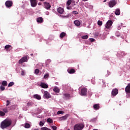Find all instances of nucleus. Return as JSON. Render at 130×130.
<instances>
[{"label": "nucleus", "instance_id": "nucleus-1", "mask_svg": "<svg viewBox=\"0 0 130 130\" xmlns=\"http://www.w3.org/2000/svg\"><path fill=\"white\" fill-rule=\"evenodd\" d=\"M12 123V121L11 119H6L3 122H2L1 124V127L2 128V129H4V128H6V127H8V126H10Z\"/></svg>", "mask_w": 130, "mask_h": 130}, {"label": "nucleus", "instance_id": "nucleus-2", "mask_svg": "<svg viewBox=\"0 0 130 130\" xmlns=\"http://www.w3.org/2000/svg\"><path fill=\"white\" fill-rule=\"evenodd\" d=\"M112 24H113V22H112V21L108 20L105 24V27L104 30H105V31H107L108 32H109V31H110L111 29Z\"/></svg>", "mask_w": 130, "mask_h": 130}, {"label": "nucleus", "instance_id": "nucleus-3", "mask_svg": "<svg viewBox=\"0 0 130 130\" xmlns=\"http://www.w3.org/2000/svg\"><path fill=\"white\" fill-rule=\"evenodd\" d=\"M85 125L83 123L76 124L74 126V130H82L84 128Z\"/></svg>", "mask_w": 130, "mask_h": 130}, {"label": "nucleus", "instance_id": "nucleus-4", "mask_svg": "<svg viewBox=\"0 0 130 130\" xmlns=\"http://www.w3.org/2000/svg\"><path fill=\"white\" fill-rule=\"evenodd\" d=\"M5 6L8 9H10L11 7L13 6V1H7L5 3Z\"/></svg>", "mask_w": 130, "mask_h": 130}, {"label": "nucleus", "instance_id": "nucleus-5", "mask_svg": "<svg viewBox=\"0 0 130 130\" xmlns=\"http://www.w3.org/2000/svg\"><path fill=\"white\" fill-rule=\"evenodd\" d=\"M116 5L115 0H112L109 2V7L110 8H113Z\"/></svg>", "mask_w": 130, "mask_h": 130}, {"label": "nucleus", "instance_id": "nucleus-6", "mask_svg": "<svg viewBox=\"0 0 130 130\" xmlns=\"http://www.w3.org/2000/svg\"><path fill=\"white\" fill-rule=\"evenodd\" d=\"M31 6L32 8H35L37 6V1L36 0H30Z\"/></svg>", "mask_w": 130, "mask_h": 130}, {"label": "nucleus", "instance_id": "nucleus-7", "mask_svg": "<svg viewBox=\"0 0 130 130\" xmlns=\"http://www.w3.org/2000/svg\"><path fill=\"white\" fill-rule=\"evenodd\" d=\"M44 96L46 98V99H49V98H51V95L47 91H44Z\"/></svg>", "mask_w": 130, "mask_h": 130}, {"label": "nucleus", "instance_id": "nucleus-8", "mask_svg": "<svg viewBox=\"0 0 130 130\" xmlns=\"http://www.w3.org/2000/svg\"><path fill=\"white\" fill-rule=\"evenodd\" d=\"M28 60V59L27 58V57L25 56V57H23L22 58H21L19 60V63H23V62H27Z\"/></svg>", "mask_w": 130, "mask_h": 130}, {"label": "nucleus", "instance_id": "nucleus-9", "mask_svg": "<svg viewBox=\"0 0 130 130\" xmlns=\"http://www.w3.org/2000/svg\"><path fill=\"white\" fill-rule=\"evenodd\" d=\"M80 94L82 96H85L87 94V88H82L81 90V93Z\"/></svg>", "mask_w": 130, "mask_h": 130}, {"label": "nucleus", "instance_id": "nucleus-10", "mask_svg": "<svg viewBox=\"0 0 130 130\" xmlns=\"http://www.w3.org/2000/svg\"><path fill=\"white\" fill-rule=\"evenodd\" d=\"M44 5L46 10H49V9H50V8H51V6L50 5V4H49V3L44 2Z\"/></svg>", "mask_w": 130, "mask_h": 130}, {"label": "nucleus", "instance_id": "nucleus-11", "mask_svg": "<svg viewBox=\"0 0 130 130\" xmlns=\"http://www.w3.org/2000/svg\"><path fill=\"white\" fill-rule=\"evenodd\" d=\"M85 7L87 8V9H89L90 10H92L93 9V6L91 5H90V4L88 3H86L85 4Z\"/></svg>", "mask_w": 130, "mask_h": 130}, {"label": "nucleus", "instance_id": "nucleus-12", "mask_svg": "<svg viewBox=\"0 0 130 130\" xmlns=\"http://www.w3.org/2000/svg\"><path fill=\"white\" fill-rule=\"evenodd\" d=\"M117 94H118V90H117V89H114L112 91V95L113 96H116Z\"/></svg>", "mask_w": 130, "mask_h": 130}, {"label": "nucleus", "instance_id": "nucleus-13", "mask_svg": "<svg viewBox=\"0 0 130 130\" xmlns=\"http://www.w3.org/2000/svg\"><path fill=\"white\" fill-rule=\"evenodd\" d=\"M40 86L41 87H42V88H43L44 89H47L48 88V85L43 82L41 83Z\"/></svg>", "mask_w": 130, "mask_h": 130}, {"label": "nucleus", "instance_id": "nucleus-14", "mask_svg": "<svg viewBox=\"0 0 130 130\" xmlns=\"http://www.w3.org/2000/svg\"><path fill=\"white\" fill-rule=\"evenodd\" d=\"M33 97L35 99H37V100H41V95L38 94H34Z\"/></svg>", "mask_w": 130, "mask_h": 130}, {"label": "nucleus", "instance_id": "nucleus-15", "mask_svg": "<svg viewBox=\"0 0 130 130\" xmlns=\"http://www.w3.org/2000/svg\"><path fill=\"white\" fill-rule=\"evenodd\" d=\"M69 117V114H66V115L59 117V120L62 121V120H66Z\"/></svg>", "mask_w": 130, "mask_h": 130}, {"label": "nucleus", "instance_id": "nucleus-16", "mask_svg": "<svg viewBox=\"0 0 130 130\" xmlns=\"http://www.w3.org/2000/svg\"><path fill=\"white\" fill-rule=\"evenodd\" d=\"M126 93H130V83L128 84L127 86L125 88Z\"/></svg>", "mask_w": 130, "mask_h": 130}, {"label": "nucleus", "instance_id": "nucleus-17", "mask_svg": "<svg viewBox=\"0 0 130 130\" xmlns=\"http://www.w3.org/2000/svg\"><path fill=\"white\" fill-rule=\"evenodd\" d=\"M75 2L74 0H68L67 2V6H71V4H75Z\"/></svg>", "mask_w": 130, "mask_h": 130}, {"label": "nucleus", "instance_id": "nucleus-18", "mask_svg": "<svg viewBox=\"0 0 130 130\" xmlns=\"http://www.w3.org/2000/svg\"><path fill=\"white\" fill-rule=\"evenodd\" d=\"M37 22L40 24H41V23H43V18L42 17L38 18L37 19Z\"/></svg>", "mask_w": 130, "mask_h": 130}, {"label": "nucleus", "instance_id": "nucleus-19", "mask_svg": "<svg viewBox=\"0 0 130 130\" xmlns=\"http://www.w3.org/2000/svg\"><path fill=\"white\" fill-rule=\"evenodd\" d=\"M57 12H58V13H59V14H62L64 12L63 8H62L61 7H59L57 9Z\"/></svg>", "mask_w": 130, "mask_h": 130}, {"label": "nucleus", "instance_id": "nucleus-20", "mask_svg": "<svg viewBox=\"0 0 130 130\" xmlns=\"http://www.w3.org/2000/svg\"><path fill=\"white\" fill-rule=\"evenodd\" d=\"M74 24L75 26L79 27V26L81 25V22H80V21H79L78 20H76L74 21Z\"/></svg>", "mask_w": 130, "mask_h": 130}, {"label": "nucleus", "instance_id": "nucleus-21", "mask_svg": "<svg viewBox=\"0 0 130 130\" xmlns=\"http://www.w3.org/2000/svg\"><path fill=\"white\" fill-rule=\"evenodd\" d=\"M53 90L55 93H59L60 89L59 88L57 87V86H54Z\"/></svg>", "mask_w": 130, "mask_h": 130}, {"label": "nucleus", "instance_id": "nucleus-22", "mask_svg": "<svg viewBox=\"0 0 130 130\" xmlns=\"http://www.w3.org/2000/svg\"><path fill=\"white\" fill-rule=\"evenodd\" d=\"M115 14L116 16H119V15H120V10H119V9H117L116 10Z\"/></svg>", "mask_w": 130, "mask_h": 130}, {"label": "nucleus", "instance_id": "nucleus-23", "mask_svg": "<svg viewBox=\"0 0 130 130\" xmlns=\"http://www.w3.org/2000/svg\"><path fill=\"white\" fill-rule=\"evenodd\" d=\"M93 108L95 110H98L100 108V107L99 106V104H95L93 105Z\"/></svg>", "mask_w": 130, "mask_h": 130}, {"label": "nucleus", "instance_id": "nucleus-24", "mask_svg": "<svg viewBox=\"0 0 130 130\" xmlns=\"http://www.w3.org/2000/svg\"><path fill=\"white\" fill-rule=\"evenodd\" d=\"M63 95L65 96L66 98L67 99H69V98H71V97H72V96H71L70 94L69 93H64L63 94Z\"/></svg>", "mask_w": 130, "mask_h": 130}, {"label": "nucleus", "instance_id": "nucleus-25", "mask_svg": "<svg viewBox=\"0 0 130 130\" xmlns=\"http://www.w3.org/2000/svg\"><path fill=\"white\" fill-rule=\"evenodd\" d=\"M66 34L64 32H62L60 34V38H63V37H64V36H66Z\"/></svg>", "mask_w": 130, "mask_h": 130}, {"label": "nucleus", "instance_id": "nucleus-26", "mask_svg": "<svg viewBox=\"0 0 130 130\" xmlns=\"http://www.w3.org/2000/svg\"><path fill=\"white\" fill-rule=\"evenodd\" d=\"M47 121L49 123H52L53 122V120H52V119L49 118L47 119Z\"/></svg>", "mask_w": 130, "mask_h": 130}, {"label": "nucleus", "instance_id": "nucleus-27", "mask_svg": "<svg viewBox=\"0 0 130 130\" xmlns=\"http://www.w3.org/2000/svg\"><path fill=\"white\" fill-rule=\"evenodd\" d=\"M24 127H25V128H30V124H29L28 123H25Z\"/></svg>", "mask_w": 130, "mask_h": 130}, {"label": "nucleus", "instance_id": "nucleus-28", "mask_svg": "<svg viewBox=\"0 0 130 130\" xmlns=\"http://www.w3.org/2000/svg\"><path fill=\"white\" fill-rule=\"evenodd\" d=\"M89 36L88 35H85L81 37L82 39H88Z\"/></svg>", "mask_w": 130, "mask_h": 130}, {"label": "nucleus", "instance_id": "nucleus-29", "mask_svg": "<svg viewBox=\"0 0 130 130\" xmlns=\"http://www.w3.org/2000/svg\"><path fill=\"white\" fill-rule=\"evenodd\" d=\"M103 24V22H102V21L99 20L98 21V25H99V26H102Z\"/></svg>", "mask_w": 130, "mask_h": 130}, {"label": "nucleus", "instance_id": "nucleus-30", "mask_svg": "<svg viewBox=\"0 0 130 130\" xmlns=\"http://www.w3.org/2000/svg\"><path fill=\"white\" fill-rule=\"evenodd\" d=\"M15 83L14 82H11L8 84V87H12V86H14Z\"/></svg>", "mask_w": 130, "mask_h": 130}, {"label": "nucleus", "instance_id": "nucleus-31", "mask_svg": "<svg viewBox=\"0 0 130 130\" xmlns=\"http://www.w3.org/2000/svg\"><path fill=\"white\" fill-rule=\"evenodd\" d=\"M48 77H49V74L46 73L44 76V79H47V78H48Z\"/></svg>", "mask_w": 130, "mask_h": 130}, {"label": "nucleus", "instance_id": "nucleus-32", "mask_svg": "<svg viewBox=\"0 0 130 130\" xmlns=\"http://www.w3.org/2000/svg\"><path fill=\"white\" fill-rule=\"evenodd\" d=\"M11 47V45H7L6 46H5V49H6V50H8Z\"/></svg>", "mask_w": 130, "mask_h": 130}, {"label": "nucleus", "instance_id": "nucleus-33", "mask_svg": "<svg viewBox=\"0 0 130 130\" xmlns=\"http://www.w3.org/2000/svg\"><path fill=\"white\" fill-rule=\"evenodd\" d=\"M2 85L3 86H7V85H8V83L7 82V81H3L2 82Z\"/></svg>", "mask_w": 130, "mask_h": 130}, {"label": "nucleus", "instance_id": "nucleus-34", "mask_svg": "<svg viewBox=\"0 0 130 130\" xmlns=\"http://www.w3.org/2000/svg\"><path fill=\"white\" fill-rule=\"evenodd\" d=\"M5 115H6V114L5 113V112L0 111V116H5Z\"/></svg>", "mask_w": 130, "mask_h": 130}, {"label": "nucleus", "instance_id": "nucleus-35", "mask_svg": "<svg viewBox=\"0 0 130 130\" xmlns=\"http://www.w3.org/2000/svg\"><path fill=\"white\" fill-rule=\"evenodd\" d=\"M68 73H69V74H74V73H75V70L71 69L69 71H68Z\"/></svg>", "mask_w": 130, "mask_h": 130}, {"label": "nucleus", "instance_id": "nucleus-36", "mask_svg": "<svg viewBox=\"0 0 130 130\" xmlns=\"http://www.w3.org/2000/svg\"><path fill=\"white\" fill-rule=\"evenodd\" d=\"M39 125L40 126H43V125H44V122L41 121L40 122Z\"/></svg>", "mask_w": 130, "mask_h": 130}, {"label": "nucleus", "instance_id": "nucleus-37", "mask_svg": "<svg viewBox=\"0 0 130 130\" xmlns=\"http://www.w3.org/2000/svg\"><path fill=\"white\" fill-rule=\"evenodd\" d=\"M51 61V60L50 59H47L46 61V64L47 66V64H49V63H50V62Z\"/></svg>", "mask_w": 130, "mask_h": 130}, {"label": "nucleus", "instance_id": "nucleus-38", "mask_svg": "<svg viewBox=\"0 0 130 130\" xmlns=\"http://www.w3.org/2000/svg\"><path fill=\"white\" fill-rule=\"evenodd\" d=\"M27 106H32L33 105V103L32 102H28L27 103Z\"/></svg>", "mask_w": 130, "mask_h": 130}, {"label": "nucleus", "instance_id": "nucleus-39", "mask_svg": "<svg viewBox=\"0 0 130 130\" xmlns=\"http://www.w3.org/2000/svg\"><path fill=\"white\" fill-rule=\"evenodd\" d=\"M3 111L4 112V113H8V108H6L5 109H3Z\"/></svg>", "mask_w": 130, "mask_h": 130}, {"label": "nucleus", "instance_id": "nucleus-40", "mask_svg": "<svg viewBox=\"0 0 130 130\" xmlns=\"http://www.w3.org/2000/svg\"><path fill=\"white\" fill-rule=\"evenodd\" d=\"M116 36H117V37H119V36H120V34L119 33V32L117 31L116 32Z\"/></svg>", "mask_w": 130, "mask_h": 130}, {"label": "nucleus", "instance_id": "nucleus-41", "mask_svg": "<svg viewBox=\"0 0 130 130\" xmlns=\"http://www.w3.org/2000/svg\"><path fill=\"white\" fill-rule=\"evenodd\" d=\"M72 14L73 15H78L79 13L78 12V11H73Z\"/></svg>", "mask_w": 130, "mask_h": 130}, {"label": "nucleus", "instance_id": "nucleus-42", "mask_svg": "<svg viewBox=\"0 0 130 130\" xmlns=\"http://www.w3.org/2000/svg\"><path fill=\"white\" fill-rule=\"evenodd\" d=\"M35 74H39V69H36L35 71Z\"/></svg>", "mask_w": 130, "mask_h": 130}, {"label": "nucleus", "instance_id": "nucleus-43", "mask_svg": "<svg viewBox=\"0 0 130 130\" xmlns=\"http://www.w3.org/2000/svg\"><path fill=\"white\" fill-rule=\"evenodd\" d=\"M0 89L2 90V91H4V90H5V89H6V88H5L4 86H1Z\"/></svg>", "mask_w": 130, "mask_h": 130}, {"label": "nucleus", "instance_id": "nucleus-44", "mask_svg": "<svg viewBox=\"0 0 130 130\" xmlns=\"http://www.w3.org/2000/svg\"><path fill=\"white\" fill-rule=\"evenodd\" d=\"M51 127L53 130H56V128H57V127H56V126L54 125L52 126Z\"/></svg>", "mask_w": 130, "mask_h": 130}, {"label": "nucleus", "instance_id": "nucleus-45", "mask_svg": "<svg viewBox=\"0 0 130 130\" xmlns=\"http://www.w3.org/2000/svg\"><path fill=\"white\" fill-rule=\"evenodd\" d=\"M21 76H25V71L24 70L21 71Z\"/></svg>", "mask_w": 130, "mask_h": 130}, {"label": "nucleus", "instance_id": "nucleus-46", "mask_svg": "<svg viewBox=\"0 0 130 130\" xmlns=\"http://www.w3.org/2000/svg\"><path fill=\"white\" fill-rule=\"evenodd\" d=\"M89 40H90L91 42H94V41H95V39L93 38H90Z\"/></svg>", "mask_w": 130, "mask_h": 130}, {"label": "nucleus", "instance_id": "nucleus-47", "mask_svg": "<svg viewBox=\"0 0 130 130\" xmlns=\"http://www.w3.org/2000/svg\"><path fill=\"white\" fill-rule=\"evenodd\" d=\"M62 113V111H58L57 112V114H61Z\"/></svg>", "mask_w": 130, "mask_h": 130}, {"label": "nucleus", "instance_id": "nucleus-48", "mask_svg": "<svg viewBox=\"0 0 130 130\" xmlns=\"http://www.w3.org/2000/svg\"><path fill=\"white\" fill-rule=\"evenodd\" d=\"M96 120H97V118H94L91 119V120H90V121H92V122H93V121H96Z\"/></svg>", "mask_w": 130, "mask_h": 130}, {"label": "nucleus", "instance_id": "nucleus-49", "mask_svg": "<svg viewBox=\"0 0 130 130\" xmlns=\"http://www.w3.org/2000/svg\"><path fill=\"white\" fill-rule=\"evenodd\" d=\"M67 10H72V7L70 6H68V7H67Z\"/></svg>", "mask_w": 130, "mask_h": 130}, {"label": "nucleus", "instance_id": "nucleus-50", "mask_svg": "<svg viewBox=\"0 0 130 130\" xmlns=\"http://www.w3.org/2000/svg\"><path fill=\"white\" fill-rule=\"evenodd\" d=\"M10 105V101H7L6 106H9Z\"/></svg>", "mask_w": 130, "mask_h": 130}, {"label": "nucleus", "instance_id": "nucleus-51", "mask_svg": "<svg viewBox=\"0 0 130 130\" xmlns=\"http://www.w3.org/2000/svg\"><path fill=\"white\" fill-rule=\"evenodd\" d=\"M61 18H68L69 16H68L61 15Z\"/></svg>", "mask_w": 130, "mask_h": 130}, {"label": "nucleus", "instance_id": "nucleus-52", "mask_svg": "<svg viewBox=\"0 0 130 130\" xmlns=\"http://www.w3.org/2000/svg\"><path fill=\"white\" fill-rule=\"evenodd\" d=\"M45 14H46V15H47V16H48V15H49V12L47 11V12H45Z\"/></svg>", "mask_w": 130, "mask_h": 130}, {"label": "nucleus", "instance_id": "nucleus-53", "mask_svg": "<svg viewBox=\"0 0 130 130\" xmlns=\"http://www.w3.org/2000/svg\"><path fill=\"white\" fill-rule=\"evenodd\" d=\"M120 29H121V27H120V26H119L118 27V30H120Z\"/></svg>", "mask_w": 130, "mask_h": 130}, {"label": "nucleus", "instance_id": "nucleus-54", "mask_svg": "<svg viewBox=\"0 0 130 130\" xmlns=\"http://www.w3.org/2000/svg\"><path fill=\"white\" fill-rule=\"evenodd\" d=\"M38 5H39V6H41V5H42V4H41V3H38Z\"/></svg>", "mask_w": 130, "mask_h": 130}, {"label": "nucleus", "instance_id": "nucleus-55", "mask_svg": "<svg viewBox=\"0 0 130 130\" xmlns=\"http://www.w3.org/2000/svg\"><path fill=\"white\" fill-rule=\"evenodd\" d=\"M82 2H87V1H88V0H82Z\"/></svg>", "mask_w": 130, "mask_h": 130}, {"label": "nucleus", "instance_id": "nucleus-56", "mask_svg": "<svg viewBox=\"0 0 130 130\" xmlns=\"http://www.w3.org/2000/svg\"><path fill=\"white\" fill-rule=\"evenodd\" d=\"M121 38H122V39H123V38H124V37L123 36H121Z\"/></svg>", "mask_w": 130, "mask_h": 130}, {"label": "nucleus", "instance_id": "nucleus-57", "mask_svg": "<svg viewBox=\"0 0 130 130\" xmlns=\"http://www.w3.org/2000/svg\"><path fill=\"white\" fill-rule=\"evenodd\" d=\"M107 1V0H105L104 1V3H105V2H106Z\"/></svg>", "mask_w": 130, "mask_h": 130}, {"label": "nucleus", "instance_id": "nucleus-58", "mask_svg": "<svg viewBox=\"0 0 130 130\" xmlns=\"http://www.w3.org/2000/svg\"><path fill=\"white\" fill-rule=\"evenodd\" d=\"M41 92H42V93H43V89L41 90Z\"/></svg>", "mask_w": 130, "mask_h": 130}, {"label": "nucleus", "instance_id": "nucleus-59", "mask_svg": "<svg viewBox=\"0 0 130 130\" xmlns=\"http://www.w3.org/2000/svg\"><path fill=\"white\" fill-rule=\"evenodd\" d=\"M41 1V2H43V1H44V0H40Z\"/></svg>", "mask_w": 130, "mask_h": 130}, {"label": "nucleus", "instance_id": "nucleus-60", "mask_svg": "<svg viewBox=\"0 0 130 130\" xmlns=\"http://www.w3.org/2000/svg\"><path fill=\"white\" fill-rule=\"evenodd\" d=\"M30 55L32 56V55H33V54H31Z\"/></svg>", "mask_w": 130, "mask_h": 130}, {"label": "nucleus", "instance_id": "nucleus-61", "mask_svg": "<svg viewBox=\"0 0 130 130\" xmlns=\"http://www.w3.org/2000/svg\"><path fill=\"white\" fill-rule=\"evenodd\" d=\"M103 83H104V84H105V82H104V81H103Z\"/></svg>", "mask_w": 130, "mask_h": 130}]
</instances>
